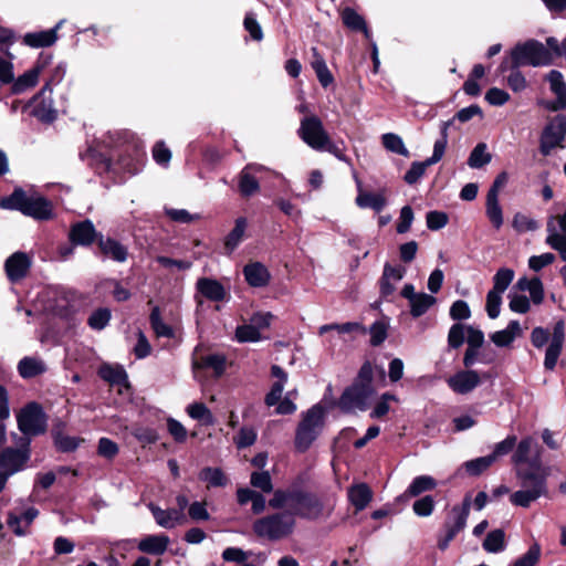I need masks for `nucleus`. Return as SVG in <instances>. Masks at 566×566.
I'll return each mask as SVG.
<instances>
[{"label": "nucleus", "instance_id": "obj_7", "mask_svg": "<svg viewBox=\"0 0 566 566\" xmlns=\"http://www.w3.org/2000/svg\"><path fill=\"white\" fill-rule=\"evenodd\" d=\"M471 507V496L465 495L461 505L453 506L450 516L447 518L443 532L438 536L437 545L441 551H446L450 542L464 530Z\"/></svg>", "mask_w": 566, "mask_h": 566}, {"label": "nucleus", "instance_id": "obj_54", "mask_svg": "<svg viewBox=\"0 0 566 566\" xmlns=\"http://www.w3.org/2000/svg\"><path fill=\"white\" fill-rule=\"evenodd\" d=\"M250 483L253 488L259 489L264 493H270L273 490L272 479L268 471L253 472L251 474Z\"/></svg>", "mask_w": 566, "mask_h": 566}, {"label": "nucleus", "instance_id": "obj_31", "mask_svg": "<svg viewBox=\"0 0 566 566\" xmlns=\"http://www.w3.org/2000/svg\"><path fill=\"white\" fill-rule=\"evenodd\" d=\"M515 287L523 292H530L531 300L536 305L541 304L544 300V286L539 277H520Z\"/></svg>", "mask_w": 566, "mask_h": 566}, {"label": "nucleus", "instance_id": "obj_51", "mask_svg": "<svg viewBox=\"0 0 566 566\" xmlns=\"http://www.w3.org/2000/svg\"><path fill=\"white\" fill-rule=\"evenodd\" d=\"M388 327L389 324L384 319L376 321L369 327L370 344L373 346H379L386 340L388 336Z\"/></svg>", "mask_w": 566, "mask_h": 566}, {"label": "nucleus", "instance_id": "obj_57", "mask_svg": "<svg viewBox=\"0 0 566 566\" xmlns=\"http://www.w3.org/2000/svg\"><path fill=\"white\" fill-rule=\"evenodd\" d=\"M502 294L503 293L495 292L492 290L488 292L485 310L489 317L492 319L496 318L500 315Z\"/></svg>", "mask_w": 566, "mask_h": 566}, {"label": "nucleus", "instance_id": "obj_15", "mask_svg": "<svg viewBox=\"0 0 566 566\" xmlns=\"http://www.w3.org/2000/svg\"><path fill=\"white\" fill-rule=\"evenodd\" d=\"M266 171H269V169L260 164H248L247 166H244L238 177V187L240 195L244 198H249L259 192V176Z\"/></svg>", "mask_w": 566, "mask_h": 566}, {"label": "nucleus", "instance_id": "obj_41", "mask_svg": "<svg viewBox=\"0 0 566 566\" xmlns=\"http://www.w3.org/2000/svg\"><path fill=\"white\" fill-rule=\"evenodd\" d=\"M483 548L489 553H500L505 548V533L501 528L491 531L484 542Z\"/></svg>", "mask_w": 566, "mask_h": 566}, {"label": "nucleus", "instance_id": "obj_5", "mask_svg": "<svg viewBox=\"0 0 566 566\" xmlns=\"http://www.w3.org/2000/svg\"><path fill=\"white\" fill-rule=\"evenodd\" d=\"M552 62V52L543 43L535 40L517 44L511 51V69H518L524 65H549Z\"/></svg>", "mask_w": 566, "mask_h": 566}, {"label": "nucleus", "instance_id": "obj_55", "mask_svg": "<svg viewBox=\"0 0 566 566\" xmlns=\"http://www.w3.org/2000/svg\"><path fill=\"white\" fill-rule=\"evenodd\" d=\"M296 490H276L272 496V499L269 501V505L272 509H282L285 505L292 506L294 494Z\"/></svg>", "mask_w": 566, "mask_h": 566}, {"label": "nucleus", "instance_id": "obj_10", "mask_svg": "<svg viewBox=\"0 0 566 566\" xmlns=\"http://www.w3.org/2000/svg\"><path fill=\"white\" fill-rule=\"evenodd\" d=\"M20 431L29 438L39 436L46 430V416L42 407L36 402H29L17 416Z\"/></svg>", "mask_w": 566, "mask_h": 566}, {"label": "nucleus", "instance_id": "obj_43", "mask_svg": "<svg viewBox=\"0 0 566 566\" xmlns=\"http://www.w3.org/2000/svg\"><path fill=\"white\" fill-rule=\"evenodd\" d=\"M149 321H150L151 328L154 329L155 334L158 337L170 338L174 336V329L163 321L161 315H160V310L158 306H155L151 310Z\"/></svg>", "mask_w": 566, "mask_h": 566}, {"label": "nucleus", "instance_id": "obj_26", "mask_svg": "<svg viewBox=\"0 0 566 566\" xmlns=\"http://www.w3.org/2000/svg\"><path fill=\"white\" fill-rule=\"evenodd\" d=\"M196 286L198 292L209 301L220 302L226 298V289L217 280L200 277L196 283Z\"/></svg>", "mask_w": 566, "mask_h": 566}, {"label": "nucleus", "instance_id": "obj_52", "mask_svg": "<svg viewBox=\"0 0 566 566\" xmlns=\"http://www.w3.org/2000/svg\"><path fill=\"white\" fill-rule=\"evenodd\" d=\"M235 338L240 343L259 342L261 339V333L256 329L255 325L251 323L244 324L237 327Z\"/></svg>", "mask_w": 566, "mask_h": 566}, {"label": "nucleus", "instance_id": "obj_46", "mask_svg": "<svg viewBox=\"0 0 566 566\" xmlns=\"http://www.w3.org/2000/svg\"><path fill=\"white\" fill-rule=\"evenodd\" d=\"M514 279V271L509 268H501L493 276L492 291L504 293Z\"/></svg>", "mask_w": 566, "mask_h": 566}, {"label": "nucleus", "instance_id": "obj_63", "mask_svg": "<svg viewBox=\"0 0 566 566\" xmlns=\"http://www.w3.org/2000/svg\"><path fill=\"white\" fill-rule=\"evenodd\" d=\"M7 525L18 536H23L28 533V527H25L21 515L17 511L8 513Z\"/></svg>", "mask_w": 566, "mask_h": 566}, {"label": "nucleus", "instance_id": "obj_58", "mask_svg": "<svg viewBox=\"0 0 566 566\" xmlns=\"http://www.w3.org/2000/svg\"><path fill=\"white\" fill-rule=\"evenodd\" d=\"M492 463H494V457L485 455L468 461L465 469L471 475H479L485 471Z\"/></svg>", "mask_w": 566, "mask_h": 566}, {"label": "nucleus", "instance_id": "obj_4", "mask_svg": "<svg viewBox=\"0 0 566 566\" xmlns=\"http://www.w3.org/2000/svg\"><path fill=\"white\" fill-rule=\"evenodd\" d=\"M295 527V518L290 513H274L254 521L252 528L260 538L272 542L290 536Z\"/></svg>", "mask_w": 566, "mask_h": 566}, {"label": "nucleus", "instance_id": "obj_62", "mask_svg": "<svg viewBox=\"0 0 566 566\" xmlns=\"http://www.w3.org/2000/svg\"><path fill=\"white\" fill-rule=\"evenodd\" d=\"M243 25L254 41H261L263 39L262 28L256 21L254 13L249 12L245 14Z\"/></svg>", "mask_w": 566, "mask_h": 566}, {"label": "nucleus", "instance_id": "obj_47", "mask_svg": "<svg viewBox=\"0 0 566 566\" xmlns=\"http://www.w3.org/2000/svg\"><path fill=\"white\" fill-rule=\"evenodd\" d=\"M468 326L461 323L453 324L448 333V345L451 348H459L467 340Z\"/></svg>", "mask_w": 566, "mask_h": 566}, {"label": "nucleus", "instance_id": "obj_59", "mask_svg": "<svg viewBox=\"0 0 566 566\" xmlns=\"http://www.w3.org/2000/svg\"><path fill=\"white\" fill-rule=\"evenodd\" d=\"M101 377L111 384H123L126 381V373L122 368H114L112 366H103L99 369Z\"/></svg>", "mask_w": 566, "mask_h": 566}, {"label": "nucleus", "instance_id": "obj_18", "mask_svg": "<svg viewBox=\"0 0 566 566\" xmlns=\"http://www.w3.org/2000/svg\"><path fill=\"white\" fill-rule=\"evenodd\" d=\"M447 384L455 394L467 395L481 384V377L473 369L460 370L449 377Z\"/></svg>", "mask_w": 566, "mask_h": 566}, {"label": "nucleus", "instance_id": "obj_20", "mask_svg": "<svg viewBox=\"0 0 566 566\" xmlns=\"http://www.w3.org/2000/svg\"><path fill=\"white\" fill-rule=\"evenodd\" d=\"M51 56H46L44 59L40 57L36 61V64L33 69L27 71L22 75H20L12 84V92L14 94H21L27 90L35 86L39 80V75L41 71L45 67V65L50 62Z\"/></svg>", "mask_w": 566, "mask_h": 566}, {"label": "nucleus", "instance_id": "obj_21", "mask_svg": "<svg viewBox=\"0 0 566 566\" xmlns=\"http://www.w3.org/2000/svg\"><path fill=\"white\" fill-rule=\"evenodd\" d=\"M70 241L75 245H91L97 238V232L91 220L74 223L71 227Z\"/></svg>", "mask_w": 566, "mask_h": 566}, {"label": "nucleus", "instance_id": "obj_64", "mask_svg": "<svg viewBox=\"0 0 566 566\" xmlns=\"http://www.w3.org/2000/svg\"><path fill=\"white\" fill-rule=\"evenodd\" d=\"M449 216L443 211H430L427 213V228L433 231L448 224Z\"/></svg>", "mask_w": 566, "mask_h": 566}, {"label": "nucleus", "instance_id": "obj_40", "mask_svg": "<svg viewBox=\"0 0 566 566\" xmlns=\"http://www.w3.org/2000/svg\"><path fill=\"white\" fill-rule=\"evenodd\" d=\"M491 159L492 156L490 153H488L486 145L484 143H480L472 149L468 158V165L471 168L479 169L488 165Z\"/></svg>", "mask_w": 566, "mask_h": 566}, {"label": "nucleus", "instance_id": "obj_29", "mask_svg": "<svg viewBox=\"0 0 566 566\" xmlns=\"http://www.w3.org/2000/svg\"><path fill=\"white\" fill-rule=\"evenodd\" d=\"M521 335L522 328L520 323L511 321L504 329L491 334L490 338L497 347H509Z\"/></svg>", "mask_w": 566, "mask_h": 566}, {"label": "nucleus", "instance_id": "obj_53", "mask_svg": "<svg viewBox=\"0 0 566 566\" xmlns=\"http://www.w3.org/2000/svg\"><path fill=\"white\" fill-rule=\"evenodd\" d=\"M111 319V311L106 307H101L94 311L88 317V326L93 329H103Z\"/></svg>", "mask_w": 566, "mask_h": 566}, {"label": "nucleus", "instance_id": "obj_9", "mask_svg": "<svg viewBox=\"0 0 566 566\" xmlns=\"http://www.w3.org/2000/svg\"><path fill=\"white\" fill-rule=\"evenodd\" d=\"M297 136L316 151L324 148L331 137L322 119L315 114L304 116L301 119Z\"/></svg>", "mask_w": 566, "mask_h": 566}, {"label": "nucleus", "instance_id": "obj_11", "mask_svg": "<svg viewBox=\"0 0 566 566\" xmlns=\"http://www.w3.org/2000/svg\"><path fill=\"white\" fill-rule=\"evenodd\" d=\"M30 438L19 439V448H6L0 453V468L10 476L24 470L31 457Z\"/></svg>", "mask_w": 566, "mask_h": 566}, {"label": "nucleus", "instance_id": "obj_44", "mask_svg": "<svg viewBox=\"0 0 566 566\" xmlns=\"http://www.w3.org/2000/svg\"><path fill=\"white\" fill-rule=\"evenodd\" d=\"M486 216L495 229H500L503 226V212L499 203V198H494V195L486 196Z\"/></svg>", "mask_w": 566, "mask_h": 566}, {"label": "nucleus", "instance_id": "obj_49", "mask_svg": "<svg viewBox=\"0 0 566 566\" xmlns=\"http://www.w3.org/2000/svg\"><path fill=\"white\" fill-rule=\"evenodd\" d=\"M512 227L518 233H524V232L535 231L538 229L539 226L535 219H533L522 212H517L513 217Z\"/></svg>", "mask_w": 566, "mask_h": 566}, {"label": "nucleus", "instance_id": "obj_42", "mask_svg": "<svg viewBox=\"0 0 566 566\" xmlns=\"http://www.w3.org/2000/svg\"><path fill=\"white\" fill-rule=\"evenodd\" d=\"M18 370L23 378H31L45 370L44 364L35 358L24 357L18 365Z\"/></svg>", "mask_w": 566, "mask_h": 566}, {"label": "nucleus", "instance_id": "obj_61", "mask_svg": "<svg viewBox=\"0 0 566 566\" xmlns=\"http://www.w3.org/2000/svg\"><path fill=\"white\" fill-rule=\"evenodd\" d=\"M256 440V432L253 428L242 427L234 438V443L239 449L252 446Z\"/></svg>", "mask_w": 566, "mask_h": 566}, {"label": "nucleus", "instance_id": "obj_6", "mask_svg": "<svg viewBox=\"0 0 566 566\" xmlns=\"http://www.w3.org/2000/svg\"><path fill=\"white\" fill-rule=\"evenodd\" d=\"M512 463L518 469H525L537 474L547 473L543 468L542 449L537 441L531 437H524L517 444L511 457Z\"/></svg>", "mask_w": 566, "mask_h": 566}, {"label": "nucleus", "instance_id": "obj_1", "mask_svg": "<svg viewBox=\"0 0 566 566\" xmlns=\"http://www.w3.org/2000/svg\"><path fill=\"white\" fill-rule=\"evenodd\" d=\"M325 427V409L319 403L312 406L301 415L295 430L294 446L296 451L306 452L319 437Z\"/></svg>", "mask_w": 566, "mask_h": 566}, {"label": "nucleus", "instance_id": "obj_14", "mask_svg": "<svg viewBox=\"0 0 566 566\" xmlns=\"http://www.w3.org/2000/svg\"><path fill=\"white\" fill-rule=\"evenodd\" d=\"M291 509L293 511V515H297L306 520H316L323 513V504L321 500L316 495L301 490L295 491Z\"/></svg>", "mask_w": 566, "mask_h": 566}, {"label": "nucleus", "instance_id": "obj_34", "mask_svg": "<svg viewBox=\"0 0 566 566\" xmlns=\"http://www.w3.org/2000/svg\"><path fill=\"white\" fill-rule=\"evenodd\" d=\"M101 251L113 259L116 262H125L128 255V251L126 247H124L122 243L114 239H103V237L99 238L98 242Z\"/></svg>", "mask_w": 566, "mask_h": 566}, {"label": "nucleus", "instance_id": "obj_19", "mask_svg": "<svg viewBox=\"0 0 566 566\" xmlns=\"http://www.w3.org/2000/svg\"><path fill=\"white\" fill-rule=\"evenodd\" d=\"M147 506L160 527L170 530L186 522V515L181 513V510H163L154 503H149Z\"/></svg>", "mask_w": 566, "mask_h": 566}, {"label": "nucleus", "instance_id": "obj_39", "mask_svg": "<svg viewBox=\"0 0 566 566\" xmlns=\"http://www.w3.org/2000/svg\"><path fill=\"white\" fill-rule=\"evenodd\" d=\"M247 224V219L243 217H240L235 220L234 228L227 235L224 241V248L229 253H231L242 241Z\"/></svg>", "mask_w": 566, "mask_h": 566}, {"label": "nucleus", "instance_id": "obj_28", "mask_svg": "<svg viewBox=\"0 0 566 566\" xmlns=\"http://www.w3.org/2000/svg\"><path fill=\"white\" fill-rule=\"evenodd\" d=\"M547 237L545 243L556 250L566 262V235L560 234L555 226V218H548L546 223Z\"/></svg>", "mask_w": 566, "mask_h": 566}, {"label": "nucleus", "instance_id": "obj_2", "mask_svg": "<svg viewBox=\"0 0 566 566\" xmlns=\"http://www.w3.org/2000/svg\"><path fill=\"white\" fill-rule=\"evenodd\" d=\"M1 206L19 210L36 220H49L53 216L52 205L49 200L39 195H28L22 189H15L9 197L2 199Z\"/></svg>", "mask_w": 566, "mask_h": 566}, {"label": "nucleus", "instance_id": "obj_23", "mask_svg": "<svg viewBox=\"0 0 566 566\" xmlns=\"http://www.w3.org/2000/svg\"><path fill=\"white\" fill-rule=\"evenodd\" d=\"M547 81L549 82L551 91L555 94L556 101L554 102L552 109H565L566 108V83L563 74L557 70H552L547 74Z\"/></svg>", "mask_w": 566, "mask_h": 566}, {"label": "nucleus", "instance_id": "obj_16", "mask_svg": "<svg viewBox=\"0 0 566 566\" xmlns=\"http://www.w3.org/2000/svg\"><path fill=\"white\" fill-rule=\"evenodd\" d=\"M32 256L25 252L17 251L4 262V272L11 283L22 281L30 272Z\"/></svg>", "mask_w": 566, "mask_h": 566}, {"label": "nucleus", "instance_id": "obj_12", "mask_svg": "<svg viewBox=\"0 0 566 566\" xmlns=\"http://www.w3.org/2000/svg\"><path fill=\"white\" fill-rule=\"evenodd\" d=\"M566 136V116L557 115L545 126L541 139L539 151L548 156L555 148H564L563 142Z\"/></svg>", "mask_w": 566, "mask_h": 566}, {"label": "nucleus", "instance_id": "obj_37", "mask_svg": "<svg viewBox=\"0 0 566 566\" xmlns=\"http://www.w3.org/2000/svg\"><path fill=\"white\" fill-rule=\"evenodd\" d=\"M451 123L452 120L442 122L441 135L433 144V151L432 155L427 158V166L434 165L442 159L448 144V128Z\"/></svg>", "mask_w": 566, "mask_h": 566}, {"label": "nucleus", "instance_id": "obj_36", "mask_svg": "<svg viewBox=\"0 0 566 566\" xmlns=\"http://www.w3.org/2000/svg\"><path fill=\"white\" fill-rule=\"evenodd\" d=\"M342 20L343 23L353 31H361L364 32L365 36L367 39L370 38V32L366 25L365 19L358 14L354 9L352 8H345L342 11Z\"/></svg>", "mask_w": 566, "mask_h": 566}, {"label": "nucleus", "instance_id": "obj_22", "mask_svg": "<svg viewBox=\"0 0 566 566\" xmlns=\"http://www.w3.org/2000/svg\"><path fill=\"white\" fill-rule=\"evenodd\" d=\"M243 275L252 287H264L270 283L271 274L265 265L260 262H252L243 268Z\"/></svg>", "mask_w": 566, "mask_h": 566}, {"label": "nucleus", "instance_id": "obj_35", "mask_svg": "<svg viewBox=\"0 0 566 566\" xmlns=\"http://www.w3.org/2000/svg\"><path fill=\"white\" fill-rule=\"evenodd\" d=\"M226 357L221 354H210L200 358V360H195L192 363L193 369L198 368H211L213 369L217 377L221 376L226 370Z\"/></svg>", "mask_w": 566, "mask_h": 566}, {"label": "nucleus", "instance_id": "obj_56", "mask_svg": "<svg viewBox=\"0 0 566 566\" xmlns=\"http://www.w3.org/2000/svg\"><path fill=\"white\" fill-rule=\"evenodd\" d=\"M541 557V547L538 544H533L528 551L518 557L511 566H535Z\"/></svg>", "mask_w": 566, "mask_h": 566}, {"label": "nucleus", "instance_id": "obj_33", "mask_svg": "<svg viewBox=\"0 0 566 566\" xmlns=\"http://www.w3.org/2000/svg\"><path fill=\"white\" fill-rule=\"evenodd\" d=\"M401 296L408 300L410 313L413 317L424 314V293H416L412 284H406L401 290Z\"/></svg>", "mask_w": 566, "mask_h": 566}, {"label": "nucleus", "instance_id": "obj_25", "mask_svg": "<svg viewBox=\"0 0 566 566\" xmlns=\"http://www.w3.org/2000/svg\"><path fill=\"white\" fill-rule=\"evenodd\" d=\"M271 375L277 380L272 385L271 390L265 396L264 401L269 407L275 406L279 402L287 381V373L279 365L271 367Z\"/></svg>", "mask_w": 566, "mask_h": 566}, {"label": "nucleus", "instance_id": "obj_24", "mask_svg": "<svg viewBox=\"0 0 566 566\" xmlns=\"http://www.w3.org/2000/svg\"><path fill=\"white\" fill-rule=\"evenodd\" d=\"M60 21L54 28L38 32L27 33L23 38L24 44L31 48H45L54 44L57 40V30L61 28Z\"/></svg>", "mask_w": 566, "mask_h": 566}, {"label": "nucleus", "instance_id": "obj_30", "mask_svg": "<svg viewBox=\"0 0 566 566\" xmlns=\"http://www.w3.org/2000/svg\"><path fill=\"white\" fill-rule=\"evenodd\" d=\"M348 499L356 512H359L370 503L373 491L366 483H359L348 489Z\"/></svg>", "mask_w": 566, "mask_h": 566}, {"label": "nucleus", "instance_id": "obj_27", "mask_svg": "<svg viewBox=\"0 0 566 566\" xmlns=\"http://www.w3.org/2000/svg\"><path fill=\"white\" fill-rule=\"evenodd\" d=\"M169 537L166 535H147L139 541L137 548L146 554L163 555L167 551Z\"/></svg>", "mask_w": 566, "mask_h": 566}, {"label": "nucleus", "instance_id": "obj_60", "mask_svg": "<svg viewBox=\"0 0 566 566\" xmlns=\"http://www.w3.org/2000/svg\"><path fill=\"white\" fill-rule=\"evenodd\" d=\"M516 437L514 434L507 436L504 440L497 442L494 446L493 452L490 454V457H494V462L497 460V458L506 455L511 451H513L515 444H516Z\"/></svg>", "mask_w": 566, "mask_h": 566}, {"label": "nucleus", "instance_id": "obj_45", "mask_svg": "<svg viewBox=\"0 0 566 566\" xmlns=\"http://www.w3.org/2000/svg\"><path fill=\"white\" fill-rule=\"evenodd\" d=\"M356 203L360 208H371L379 212L385 207L386 200L379 193L360 192L356 198Z\"/></svg>", "mask_w": 566, "mask_h": 566}, {"label": "nucleus", "instance_id": "obj_38", "mask_svg": "<svg viewBox=\"0 0 566 566\" xmlns=\"http://www.w3.org/2000/svg\"><path fill=\"white\" fill-rule=\"evenodd\" d=\"M199 479L206 482L208 488H222L228 484V478L219 468H203L199 473Z\"/></svg>", "mask_w": 566, "mask_h": 566}, {"label": "nucleus", "instance_id": "obj_32", "mask_svg": "<svg viewBox=\"0 0 566 566\" xmlns=\"http://www.w3.org/2000/svg\"><path fill=\"white\" fill-rule=\"evenodd\" d=\"M311 65L315 71L318 82L323 87L329 86L334 82V76L328 70L323 55L319 54L316 48H312Z\"/></svg>", "mask_w": 566, "mask_h": 566}, {"label": "nucleus", "instance_id": "obj_17", "mask_svg": "<svg viewBox=\"0 0 566 566\" xmlns=\"http://www.w3.org/2000/svg\"><path fill=\"white\" fill-rule=\"evenodd\" d=\"M565 340L564 323L558 321L553 328L552 339L545 352L544 367L547 370H554L560 356Z\"/></svg>", "mask_w": 566, "mask_h": 566}, {"label": "nucleus", "instance_id": "obj_8", "mask_svg": "<svg viewBox=\"0 0 566 566\" xmlns=\"http://www.w3.org/2000/svg\"><path fill=\"white\" fill-rule=\"evenodd\" d=\"M471 507V496L465 495L461 505L453 506L450 516L447 518L443 532L438 536L437 545L441 551H446L450 542L464 530Z\"/></svg>", "mask_w": 566, "mask_h": 566}, {"label": "nucleus", "instance_id": "obj_48", "mask_svg": "<svg viewBox=\"0 0 566 566\" xmlns=\"http://www.w3.org/2000/svg\"><path fill=\"white\" fill-rule=\"evenodd\" d=\"M188 415L195 419L202 421L205 424H213L214 418L211 411L201 402H193L187 407Z\"/></svg>", "mask_w": 566, "mask_h": 566}, {"label": "nucleus", "instance_id": "obj_3", "mask_svg": "<svg viewBox=\"0 0 566 566\" xmlns=\"http://www.w3.org/2000/svg\"><path fill=\"white\" fill-rule=\"evenodd\" d=\"M547 473L537 474L525 469L517 470L521 490L510 495V502L515 506L528 507L533 502L547 494Z\"/></svg>", "mask_w": 566, "mask_h": 566}, {"label": "nucleus", "instance_id": "obj_50", "mask_svg": "<svg viewBox=\"0 0 566 566\" xmlns=\"http://www.w3.org/2000/svg\"><path fill=\"white\" fill-rule=\"evenodd\" d=\"M381 140L384 147L387 150L406 157L409 155L407 148L403 145L402 139L398 135L394 133H387L382 135Z\"/></svg>", "mask_w": 566, "mask_h": 566}, {"label": "nucleus", "instance_id": "obj_13", "mask_svg": "<svg viewBox=\"0 0 566 566\" xmlns=\"http://www.w3.org/2000/svg\"><path fill=\"white\" fill-rule=\"evenodd\" d=\"M374 395V387L354 382L350 387L344 390L339 398L338 406L345 412H350L356 409L365 410Z\"/></svg>", "mask_w": 566, "mask_h": 566}]
</instances>
